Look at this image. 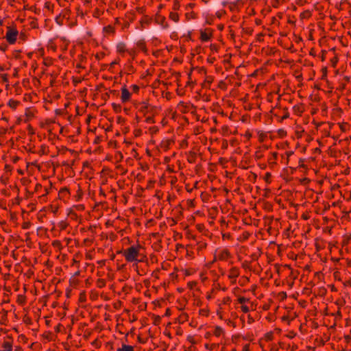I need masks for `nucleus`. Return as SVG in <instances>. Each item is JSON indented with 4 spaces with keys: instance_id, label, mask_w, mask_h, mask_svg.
Wrapping results in <instances>:
<instances>
[{
    "instance_id": "f257e3e1",
    "label": "nucleus",
    "mask_w": 351,
    "mask_h": 351,
    "mask_svg": "<svg viewBox=\"0 0 351 351\" xmlns=\"http://www.w3.org/2000/svg\"><path fill=\"white\" fill-rule=\"evenodd\" d=\"M138 256V250L134 247H130L125 252V257L128 261H136V257Z\"/></svg>"
},
{
    "instance_id": "f03ea898",
    "label": "nucleus",
    "mask_w": 351,
    "mask_h": 351,
    "mask_svg": "<svg viewBox=\"0 0 351 351\" xmlns=\"http://www.w3.org/2000/svg\"><path fill=\"white\" fill-rule=\"evenodd\" d=\"M17 33L16 30L12 29L10 27L8 28L6 38L10 43L13 44L15 42Z\"/></svg>"
},
{
    "instance_id": "7ed1b4c3",
    "label": "nucleus",
    "mask_w": 351,
    "mask_h": 351,
    "mask_svg": "<svg viewBox=\"0 0 351 351\" xmlns=\"http://www.w3.org/2000/svg\"><path fill=\"white\" fill-rule=\"evenodd\" d=\"M130 93L125 88H123L122 89V95L121 99L123 101H126L130 99Z\"/></svg>"
},
{
    "instance_id": "20e7f679",
    "label": "nucleus",
    "mask_w": 351,
    "mask_h": 351,
    "mask_svg": "<svg viewBox=\"0 0 351 351\" xmlns=\"http://www.w3.org/2000/svg\"><path fill=\"white\" fill-rule=\"evenodd\" d=\"M2 351H12V346L9 342H5L3 344V350Z\"/></svg>"
},
{
    "instance_id": "39448f33",
    "label": "nucleus",
    "mask_w": 351,
    "mask_h": 351,
    "mask_svg": "<svg viewBox=\"0 0 351 351\" xmlns=\"http://www.w3.org/2000/svg\"><path fill=\"white\" fill-rule=\"evenodd\" d=\"M121 349L122 351H134L132 346L126 345H123Z\"/></svg>"
},
{
    "instance_id": "423d86ee",
    "label": "nucleus",
    "mask_w": 351,
    "mask_h": 351,
    "mask_svg": "<svg viewBox=\"0 0 351 351\" xmlns=\"http://www.w3.org/2000/svg\"><path fill=\"white\" fill-rule=\"evenodd\" d=\"M201 38L204 41H207L210 38L209 36L206 33H205V32H202Z\"/></svg>"
},
{
    "instance_id": "0eeeda50",
    "label": "nucleus",
    "mask_w": 351,
    "mask_h": 351,
    "mask_svg": "<svg viewBox=\"0 0 351 351\" xmlns=\"http://www.w3.org/2000/svg\"><path fill=\"white\" fill-rule=\"evenodd\" d=\"M117 48H118L119 51H120V52H122L124 51V45L123 44H119L117 46Z\"/></svg>"
},
{
    "instance_id": "6e6552de",
    "label": "nucleus",
    "mask_w": 351,
    "mask_h": 351,
    "mask_svg": "<svg viewBox=\"0 0 351 351\" xmlns=\"http://www.w3.org/2000/svg\"><path fill=\"white\" fill-rule=\"evenodd\" d=\"M17 104H18V102H17V101H10L9 102L10 106L11 107H12V108L16 107V105H17Z\"/></svg>"
},
{
    "instance_id": "1a4fd4ad",
    "label": "nucleus",
    "mask_w": 351,
    "mask_h": 351,
    "mask_svg": "<svg viewBox=\"0 0 351 351\" xmlns=\"http://www.w3.org/2000/svg\"><path fill=\"white\" fill-rule=\"evenodd\" d=\"M171 19L174 21H178V16L175 14H171Z\"/></svg>"
},
{
    "instance_id": "9d476101",
    "label": "nucleus",
    "mask_w": 351,
    "mask_h": 351,
    "mask_svg": "<svg viewBox=\"0 0 351 351\" xmlns=\"http://www.w3.org/2000/svg\"><path fill=\"white\" fill-rule=\"evenodd\" d=\"M242 310L245 313H247L249 311V308L247 306H242Z\"/></svg>"
},
{
    "instance_id": "9b49d317",
    "label": "nucleus",
    "mask_w": 351,
    "mask_h": 351,
    "mask_svg": "<svg viewBox=\"0 0 351 351\" xmlns=\"http://www.w3.org/2000/svg\"><path fill=\"white\" fill-rule=\"evenodd\" d=\"M245 301H246V299H245V298H240L239 299V303H241V304L244 303Z\"/></svg>"
},
{
    "instance_id": "f8f14e48",
    "label": "nucleus",
    "mask_w": 351,
    "mask_h": 351,
    "mask_svg": "<svg viewBox=\"0 0 351 351\" xmlns=\"http://www.w3.org/2000/svg\"><path fill=\"white\" fill-rule=\"evenodd\" d=\"M111 30V27H105L104 28V30L107 31V30Z\"/></svg>"
},
{
    "instance_id": "ddd939ff",
    "label": "nucleus",
    "mask_w": 351,
    "mask_h": 351,
    "mask_svg": "<svg viewBox=\"0 0 351 351\" xmlns=\"http://www.w3.org/2000/svg\"><path fill=\"white\" fill-rule=\"evenodd\" d=\"M0 49L2 50V51H5V47H1Z\"/></svg>"
},
{
    "instance_id": "4468645a",
    "label": "nucleus",
    "mask_w": 351,
    "mask_h": 351,
    "mask_svg": "<svg viewBox=\"0 0 351 351\" xmlns=\"http://www.w3.org/2000/svg\"><path fill=\"white\" fill-rule=\"evenodd\" d=\"M117 63V61L112 62V64H111V65H112H112H114V64H116Z\"/></svg>"
},
{
    "instance_id": "2eb2a0df",
    "label": "nucleus",
    "mask_w": 351,
    "mask_h": 351,
    "mask_svg": "<svg viewBox=\"0 0 351 351\" xmlns=\"http://www.w3.org/2000/svg\"><path fill=\"white\" fill-rule=\"evenodd\" d=\"M138 89V88L136 86H134V90H137Z\"/></svg>"
},
{
    "instance_id": "dca6fc26",
    "label": "nucleus",
    "mask_w": 351,
    "mask_h": 351,
    "mask_svg": "<svg viewBox=\"0 0 351 351\" xmlns=\"http://www.w3.org/2000/svg\"><path fill=\"white\" fill-rule=\"evenodd\" d=\"M147 120H148L149 121H152V119H151V118H148V119H147Z\"/></svg>"
},
{
    "instance_id": "f3484780",
    "label": "nucleus",
    "mask_w": 351,
    "mask_h": 351,
    "mask_svg": "<svg viewBox=\"0 0 351 351\" xmlns=\"http://www.w3.org/2000/svg\"><path fill=\"white\" fill-rule=\"evenodd\" d=\"M117 351H122L121 348H119Z\"/></svg>"
},
{
    "instance_id": "a211bd4d",
    "label": "nucleus",
    "mask_w": 351,
    "mask_h": 351,
    "mask_svg": "<svg viewBox=\"0 0 351 351\" xmlns=\"http://www.w3.org/2000/svg\"><path fill=\"white\" fill-rule=\"evenodd\" d=\"M2 24V21L0 20V25Z\"/></svg>"
}]
</instances>
